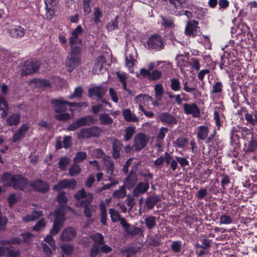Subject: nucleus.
Listing matches in <instances>:
<instances>
[{
	"mask_svg": "<svg viewBox=\"0 0 257 257\" xmlns=\"http://www.w3.org/2000/svg\"><path fill=\"white\" fill-rule=\"evenodd\" d=\"M54 117L58 120L66 121L71 118V116L69 113L63 112L57 113Z\"/></svg>",
	"mask_w": 257,
	"mask_h": 257,
	"instance_id": "09e8293b",
	"label": "nucleus"
},
{
	"mask_svg": "<svg viewBox=\"0 0 257 257\" xmlns=\"http://www.w3.org/2000/svg\"><path fill=\"white\" fill-rule=\"evenodd\" d=\"M76 164L74 163V164L69 169V174L71 176H76L81 171V168Z\"/></svg>",
	"mask_w": 257,
	"mask_h": 257,
	"instance_id": "6e6d98bb",
	"label": "nucleus"
},
{
	"mask_svg": "<svg viewBox=\"0 0 257 257\" xmlns=\"http://www.w3.org/2000/svg\"><path fill=\"white\" fill-rule=\"evenodd\" d=\"M77 183L73 179H64L59 182L57 184L54 185L53 189L57 191H59L67 188H70L74 189Z\"/></svg>",
	"mask_w": 257,
	"mask_h": 257,
	"instance_id": "2eb2a0df",
	"label": "nucleus"
},
{
	"mask_svg": "<svg viewBox=\"0 0 257 257\" xmlns=\"http://www.w3.org/2000/svg\"><path fill=\"white\" fill-rule=\"evenodd\" d=\"M232 222L231 217L226 214H222L220 217V224H228Z\"/></svg>",
	"mask_w": 257,
	"mask_h": 257,
	"instance_id": "0e129e2a",
	"label": "nucleus"
},
{
	"mask_svg": "<svg viewBox=\"0 0 257 257\" xmlns=\"http://www.w3.org/2000/svg\"><path fill=\"white\" fill-rule=\"evenodd\" d=\"M76 236V232L75 229L69 227L63 230L60 238L62 241H69L74 239Z\"/></svg>",
	"mask_w": 257,
	"mask_h": 257,
	"instance_id": "f3484780",
	"label": "nucleus"
},
{
	"mask_svg": "<svg viewBox=\"0 0 257 257\" xmlns=\"http://www.w3.org/2000/svg\"><path fill=\"white\" fill-rule=\"evenodd\" d=\"M209 130L207 126L201 125L198 127L197 137L198 139L204 140L208 135Z\"/></svg>",
	"mask_w": 257,
	"mask_h": 257,
	"instance_id": "c756f323",
	"label": "nucleus"
},
{
	"mask_svg": "<svg viewBox=\"0 0 257 257\" xmlns=\"http://www.w3.org/2000/svg\"><path fill=\"white\" fill-rule=\"evenodd\" d=\"M124 139L126 141H129L135 133V128L133 126H128L125 130Z\"/></svg>",
	"mask_w": 257,
	"mask_h": 257,
	"instance_id": "3c124183",
	"label": "nucleus"
},
{
	"mask_svg": "<svg viewBox=\"0 0 257 257\" xmlns=\"http://www.w3.org/2000/svg\"><path fill=\"white\" fill-rule=\"evenodd\" d=\"M257 150V141L252 139L248 143V151L253 152Z\"/></svg>",
	"mask_w": 257,
	"mask_h": 257,
	"instance_id": "774afa93",
	"label": "nucleus"
},
{
	"mask_svg": "<svg viewBox=\"0 0 257 257\" xmlns=\"http://www.w3.org/2000/svg\"><path fill=\"white\" fill-rule=\"evenodd\" d=\"M125 61L126 66L128 67L130 72H133L132 68H133L135 65V62L136 61L134 56H133V55H130L129 56H128V55L127 54L125 58Z\"/></svg>",
	"mask_w": 257,
	"mask_h": 257,
	"instance_id": "79ce46f5",
	"label": "nucleus"
},
{
	"mask_svg": "<svg viewBox=\"0 0 257 257\" xmlns=\"http://www.w3.org/2000/svg\"><path fill=\"white\" fill-rule=\"evenodd\" d=\"M155 98L157 100H162L164 93L163 87L161 84H157L155 86Z\"/></svg>",
	"mask_w": 257,
	"mask_h": 257,
	"instance_id": "ea45409f",
	"label": "nucleus"
},
{
	"mask_svg": "<svg viewBox=\"0 0 257 257\" xmlns=\"http://www.w3.org/2000/svg\"><path fill=\"white\" fill-rule=\"evenodd\" d=\"M161 64H162V67H164L167 68H170L171 66V63L169 62H166L165 61H158L156 63L151 62L149 63L148 64V70L150 71L154 69L155 67H159Z\"/></svg>",
	"mask_w": 257,
	"mask_h": 257,
	"instance_id": "f704fd0d",
	"label": "nucleus"
},
{
	"mask_svg": "<svg viewBox=\"0 0 257 257\" xmlns=\"http://www.w3.org/2000/svg\"><path fill=\"white\" fill-rule=\"evenodd\" d=\"M64 215V212L60 213L59 210H56L53 225L50 232L51 235L57 234L61 230L66 219Z\"/></svg>",
	"mask_w": 257,
	"mask_h": 257,
	"instance_id": "39448f33",
	"label": "nucleus"
},
{
	"mask_svg": "<svg viewBox=\"0 0 257 257\" xmlns=\"http://www.w3.org/2000/svg\"><path fill=\"white\" fill-rule=\"evenodd\" d=\"M92 239L99 244H103L104 242V238L102 234L97 233L90 236Z\"/></svg>",
	"mask_w": 257,
	"mask_h": 257,
	"instance_id": "603ef678",
	"label": "nucleus"
},
{
	"mask_svg": "<svg viewBox=\"0 0 257 257\" xmlns=\"http://www.w3.org/2000/svg\"><path fill=\"white\" fill-rule=\"evenodd\" d=\"M99 208L101 212L100 221L103 224H106L107 213L106 206L103 202H101L99 205Z\"/></svg>",
	"mask_w": 257,
	"mask_h": 257,
	"instance_id": "c9c22d12",
	"label": "nucleus"
},
{
	"mask_svg": "<svg viewBox=\"0 0 257 257\" xmlns=\"http://www.w3.org/2000/svg\"><path fill=\"white\" fill-rule=\"evenodd\" d=\"M109 214L111 219L113 222L119 221L121 218L119 212L114 209L111 208L109 209Z\"/></svg>",
	"mask_w": 257,
	"mask_h": 257,
	"instance_id": "8fccbe9b",
	"label": "nucleus"
},
{
	"mask_svg": "<svg viewBox=\"0 0 257 257\" xmlns=\"http://www.w3.org/2000/svg\"><path fill=\"white\" fill-rule=\"evenodd\" d=\"M106 91V89L102 86L94 87L88 90V96L91 97L96 96L98 98H101L104 95Z\"/></svg>",
	"mask_w": 257,
	"mask_h": 257,
	"instance_id": "5701e85b",
	"label": "nucleus"
},
{
	"mask_svg": "<svg viewBox=\"0 0 257 257\" xmlns=\"http://www.w3.org/2000/svg\"><path fill=\"white\" fill-rule=\"evenodd\" d=\"M199 32H200V28L198 26V22L195 20H191L187 22L184 31L185 35L195 37Z\"/></svg>",
	"mask_w": 257,
	"mask_h": 257,
	"instance_id": "1a4fd4ad",
	"label": "nucleus"
},
{
	"mask_svg": "<svg viewBox=\"0 0 257 257\" xmlns=\"http://www.w3.org/2000/svg\"><path fill=\"white\" fill-rule=\"evenodd\" d=\"M42 216V212L41 211H33L31 214L24 216L22 218L24 222L32 221L39 218Z\"/></svg>",
	"mask_w": 257,
	"mask_h": 257,
	"instance_id": "c85d7f7f",
	"label": "nucleus"
},
{
	"mask_svg": "<svg viewBox=\"0 0 257 257\" xmlns=\"http://www.w3.org/2000/svg\"><path fill=\"white\" fill-rule=\"evenodd\" d=\"M89 128L91 138L98 137L102 133V129L97 126H93Z\"/></svg>",
	"mask_w": 257,
	"mask_h": 257,
	"instance_id": "a18cd8bd",
	"label": "nucleus"
},
{
	"mask_svg": "<svg viewBox=\"0 0 257 257\" xmlns=\"http://www.w3.org/2000/svg\"><path fill=\"white\" fill-rule=\"evenodd\" d=\"M188 143L187 139L184 137H180L178 138L174 142V147L180 148H184Z\"/></svg>",
	"mask_w": 257,
	"mask_h": 257,
	"instance_id": "de8ad7c7",
	"label": "nucleus"
},
{
	"mask_svg": "<svg viewBox=\"0 0 257 257\" xmlns=\"http://www.w3.org/2000/svg\"><path fill=\"white\" fill-rule=\"evenodd\" d=\"M150 186L148 181L140 182L134 188L133 194L134 196L138 197L140 194L146 193L149 189Z\"/></svg>",
	"mask_w": 257,
	"mask_h": 257,
	"instance_id": "6ab92c4d",
	"label": "nucleus"
},
{
	"mask_svg": "<svg viewBox=\"0 0 257 257\" xmlns=\"http://www.w3.org/2000/svg\"><path fill=\"white\" fill-rule=\"evenodd\" d=\"M122 114L125 120L128 122H137L139 121L138 118L130 109H124Z\"/></svg>",
	"mask_w": 257,
	"mask_h": 257,
	"instance_id": "cd10ccee",
	"label": "nucleus"
},
{
	"mask_svg": "<svg viewBox=\"0 0 257 257\" xmlns=\"http://www.w3.org/2000/svg\"><path fill=\"white\" fill-rule=\"evenodd\" d=\"M136 101L139 104V109H140V105L143 106L148 105L149 102L152 100L151 97L146 94H139L135 98Z\"/></svg>",
	"mask_w": 257,
	"mask_h": 257,
	"instance_id": "bb28decb",
	"label": "nucleus"
},
{
	"mask_svg": "<svg viewBox=\"0 0 257 257\" xmlns=\"http://www.w3.org/2000/svg\"><path fill=\"white\" fill-rule=\"evenodd\" d=\"M52 235H51V234L47 235L44 239V240L50 245L53 250H55L56 248V245L55 244V241L52 237Z\"/></svg>",
	"mask_w": 257,
	"mask_h": 257,
	"instance_id": "4d7b16f0",
	"label": "nucleus"
},
{
	"mask_svg": "<svg viewBox=\"0 0 257 257\" xmlns=\"http://www.w3.org/2000/svg\"><path fill=\"white\" fill-rule=\"evenodd\" d=\"M138 181L137 175L134 173L130 174L125 179L124 186L128 189H131Z\"/></svg>",
	"mask_w": 257,
	"mask_h": 257,
	"instance_id": "393cba45",
	"label": "nucleus"
},
{
	"mask_svg": "<svg viewBox=\"0 0 257 257\" xmlns=\"http://www.w3.org/2000/svg\"><path fill=\"white\" fill-rule=\"evenodd\" d=\"M9 105L5 97L0 95V111H2L1 115L3 118H5L8 113Z\"/></svg>",
	"mask_w": 257,
	"mask_h": 257,
	"instance_id": "a878e982",
	"label": "nucleus"
},
{
	"mask_svg": "<svg viewBox=\"0 0 257 257\" xmlns=\"http://www.w3.org/2000/svg\"><path fill=\"white\" fill-rule=\"evenodd\" d=\"M21 117L18 113H14L9 116L7 123L10 126L17 125L20 122Z\"/></svg>",
	"mask_w": 257,
	"mask_h": 257,
	"instance_id": "473e14b6",
	"label": "nucleus"
},
{
	"mask_svg": "<svg viewBox=\"0 0 257 257\" xmlns=\"http://www.w3.org/2000/svg\"><path fill=\"white\" fill-rule=\"evenodd\" d=\"M0 256L21 257L20 250H15L10 247L0 246Z\"/></svg>",
	"mask_w": 257,
	"mask_h": 257,
	"instance_id": "aec40b11",
	"label": "nucleus"
},
{
	"mask_svg": "<svg viewBox=\"0 0 257 257\" xmlns=\"http://www.w3.org/2000/svg\"><path fill=\"white\" fill-rule=\"evenodd\" d=\"M121 143L117 140H115L113 143L112 156L114 159L119 158V151L121 150Z\"/></svg>",
	"mask_w": 257,
	"mask_h": 257,
	"instance_id": "72a5a7b5",
	"label": "nucleus"
},
{
	"mask_svg": "<svg viewBox=\"0 0 257 257\" xmlns=\"http://www.w3.org/2000/svg\"><path fill=\"white\" fill-rule=\"evenodd\" d=\"M74 197L77 200H79L81 199H84V213L85 215L90 218L91 216V211L95 207V206H93L90 204L91 203L93 199V194L90 192H86L84 189L78 191L74 195Z\"/></svg>",
	"mask_w": 257,
	"mask_h": 257,
	"instance_id": "f03ea898",
	"label": "nucleus"
},
{
	"mask_svg": "<svg viewBox=\"0 0 257 257\" xmlns=\"http://www.w3.org/2000/svg\"><path fill=\"white\" fill-rule=\"evenodd\" d=\"M99 120L100 123L104 125H111L113 122V119L110 117L109 114L107 113L99 114Z\"/></svg>",
	"mask_w": 257,
	"mask_h": 257,
	"instance_id": "7c9ffc66",
	"label": "nucleus"
},
{
	"mask_svg": "<svg viewBox=\"0 0 257 257\" xmlns=\"http://www.w3.org/2000/svg\"><path fill=\"white\" fill-rule=\"evenodd\" d=\"M86 153L85 152H78L74 158L73 161L75 163H80L85 160L86 158Z\"/></svg>",
	"mask_w": 257,
	"mask_h": 257,
	"instance_id": "864d4df0",
	"label": "nucleus"
},
{
	"mask_svg": "<svg viewBox=\"0 0 257 257\" xmlns=\"http://www.w3.org/2000/svg\"><path fill=\"white\" fill-rule=\"evenodd\" d=\"M105 59L104 56H99L95 60L93 69V73L98 74L100 73L105 64Z\"/></svg>",
	"mask_w": 257,
	"mask_h": 257,
	"instance_id": "b1692460",
	"label": "nucleus"
},
{
	"mask_svg": "<svg viewBox=\"0 0 257 257\" xmlns=\"http://www.w3.org/2000/svg\"><path fill=\"white\" fill-rule=\"evenodd\" d=\"M32 186L35 190L41 192H46L49 189L48 183L42 180H38L33 182L31 184Z\"/></svg>",
	"mask_w": 257,
	"mask_h": 257,
	"instance_id": "412c9836",
	"label": "nucleus"
},
{
	"mask_svg": "<svg viewBox=\"0 0 257 257\" xmlns=\"http://www.w3.org/2000/svg\"><path fill=\"white\" fill-rule=\"evenodd\" d=\"M40 66V63L37 60H28L25 63V68L23 70L22 75L30 74L36 72Z\"/></svg>",
	"mask_w": 257,
	"mask_h": 257,
	"instance_id": "9d476101",
	"label": "nucleus"
},
{
	"mask_svg": "<svg viewBox=\"0 0 257 257\" xmlns=\"http://www.w3.org/2000/svg\"><path fill=\"white\" fill-rule=\"evenodd\" d=\"M125 187L124 186H120L119 189L115 190L112 194V196L114 198H123L126 196V192Z\"/></svg>",
	"mask_w": 257,
	"mask_h": 257,
	"instance_id": "e433bc0d",
	"label": "nucleus"
},
{
	"mask_svg": "<svg viewBox=\"0 0 257 257\" xmlns=\"http://www.w3.org/2000/svg\"><path fill=\"white\" fill-rule=\"evenodd\" d=\"M93 21L95 24H98L100 22V18L102 16V13L98 8L94 9V13L93 14Z\"/></svg>",
	"mask_w": 257,
	"mask_h": 257,
	"instance_id": "680f3d73",
	"label": "nucleus"
},
{
	"mask_svg": "<svg viewBox=\"0 0 257 257\" xmlns=\"http://www.w3.org/2000/svg\"><path fill=\"white\" fill-rule=\"evenodd\" d=\"M57 200V201L59 203L61 207L56 210H59L60 213L64 212L65 213V212L68 210H72L70 207H69L68 205H66V204L68 201V199L65 196V192H60L58 195Z\"/></svg>",
	"mask_w": 257,
	"mask_h": 257,
	"instance_id": "a211bd4d",
	"label": "nucleus"
},
{
	"mask_svg": "<svg viewBox=\"0 0 257 257\" xmlns=\"http://www.w3.org/2000/svg\"><path fill=\"white\" fill-rule=\"evenodd\" d=\"M117 22L116 18L111 21L106 26V28L108 31H113L117 28Z\"/></svg>",
	"mask_w": 257,
	"mask_h": 257,
	"instance_id": "338daca9",
	"label": "nucleus"
},
{
	"mask_svg": "<svg viewBox=\"0 0 257 257\" xmlns=\"http://www.w3.org/2000/svg\"><path fill=\"white\" fill-rule=\"evenodd\" d=\"M23 240L19 237H14L11 240H2L0 241L1 243L3 245H11L13 244H20L22 243Z\"/></svg>",
	"mask_w": 257,
	"mask_h": 257,
	"instance_id": "37998d69",
	"label": "nucleus"
},
{
	"mask_svg": "<svg viewBox=\"0 0 257 257\" xmlns=\"http://www.w3.org/2000/svg\"><path fill=\"white\" fill-rule=\"evenodd\" d=\"M2 182L6 186H12L19 190H24L28 185L27 179L23 176L9 172L2 175Z\"/></svg>",
	"mask_w": 257,
	"mask_h": 257,
	"instance_id": "f257e3e1",
	"label": "nucleus"
},
{
	"mask_svg": "<svg viewBox=\"0 0 257 257\" xmlns=\"http://www.w3.org/2000/svg\"><path fill=\"white\" fill-rule=\"evenodd\" d=\"M168 130L166 127H161L160 130L158 135L156 137V141H163L165 138L166 134L167 133Z\"/></svg>",
	"mask_w": 257,
	"mask_h": 257,
	"instance_id": "13d9d810",
	"label": "nucleus"
},
{
	"mask_svg": "<svg viewBox=\"0 0 257 257\" xmlns=\"http://www.w3.org/2000/svg\"><path fill=\"white\" fill-rule=\"evenodd\" d=\"M95 122V119L93 116L91 115L85 117H81L76 121L73 122L67 127L68 131H74L83 126H89L93 124Z\"/></svg>",
	"mask_w": 257,
	"mask_h": 257,
	"instance_id": "20e7f679",
	"label": "nucleus"
},
{
	"mask_svg": "<svg viewBox=\"0 0 257 257\" xmlns=\"http://www.w3.org/2000/svg\"><path fill=\"white\" fill-rule=\"evenodd\" d=\"M70 163V159L67 158H62L58 163L59 168L61 170H65L66 166Z\"/></svg>",
	"mask_w": 257,
	"mask_h": 257,
	"instance_id": "e2e57ef3",
	"label": "nucleus"
},
{
	"mask_svg": "<svg viewBox=\"0 0 257 257\" xmlns=\"http://www.w3.org/2000/svg\"><path fill=\"white\" fill-rule=\"evenodd\" d=\"M157 117L163 122L169 125L175 124L177 123L176 119L167 112H162L159 114Z\"/></svg>",
	"mask_w": 257,
	"mask_h": 257,
	"instance_id": "4be33fe9",
	"label": "nucleus"
},
{
	"mask_svg": "<svg viewBox=\"0 0 257 257\" xmlns=\"http://www.w3.org/2000/svg\"><path fill=\"white\" fill-rule=\"evenodd\" d=\"M184 112L186 114L191 115L193 117H199L200 115L199 108L195 103L183 104Z\"/></svg>",
	"mask_w": 257,
	"mask_h": 257,
	"instance_id": "f8f14e48",
	"label": "nucleus"
},
{
	"mask_svg": "<svg viewBox=\"0 0 257 257\" xmlns=\"http://www.w3.org/2000/svg\"><path fill=\"white\" fill-rule=\"evenodd\" d=\"M83 29L80 25L78 26L75 29L71 32V36L69 39V45L71 47L81 48L82 42L79 36L83 33Z\"/></svg>",
	"mask_w": 257,
	"mask_h": 257,
	"instance_id": "0eeeda50",
	"label": "nucleus"
},
{
	"mask_svg": "<svg viewBox=\"0 0 257 257\" xmlns=\"http://www.w3.org/2000/svg\"><path fill=\"white\" fill-rule=\"evenodd\" d=\"M59 0H45V17L47 20H51L55 15L57 10Z\"/></svg>",
	"mask_w": 257,
	"mask_h": 257,
	"instance_id": "6e6552de",
	"label": "nucleus"
},
{
	"mask_svg": "<svg viewBox=\"0 0 257 257\" xmlns=\"http://www.w3.org/2000/svg\"><path fill=\"white\" fill-rule=\"evenodd\" d=\"M160 201H161V198L158 195L152 196L147 199L146 204L148 208L151 209Z\"/></svg>",
	"mask_w": 257,
	"mask_h": 257,
	"instance_id": "2f4dec72",
	"label": "nucleus"
},
{
	"mask_svg": "<svg viewBox=\"0 0 257 257\" xmlns=\"http://www.w3.org/2000/svg\"><path fill=\"white\" fill-rule=\"evenodd\" d=\"M77 138L79 140L90 138L89 128H83L77 134Z\"/></svg>",
	"mask_w": 257,
	"mask_h": 257,
	"instance_id": "4c0bfd02",
	"label": "nucleus"
},
{
	"mask_svg": "<svg viewBox=\"0 0 257 257\" xmlns=\"http://www.w3.org/2000/svg\"><path fill=\"white\" fill-rule=\"evenodd\" d=\"M93 0H82L83 12L86 14H88L91 12V9L92 7Z\"/></svg>",
	"mask_w": 257,
	"mask_h": 257,
	"instance_id": "c03bdc74",
	"label": "nucleus"
},
{
	"mask_svg": "<svg viewBox=\"0 0 257 257\" xmlns=\"http://www.w3.org/2000/svg\"><path fill=\"white\" fill-rule=\"evenodd\" d=\"M104 164L106 167V173L108 179L110 182L116 181L115 180V174L114 173V164L109 157H105L103 159Z\"/></svg>",
	"mask_w": 257,
	"mask_h": 257,
	"instance_id": "9b49d317",
	"label": "nucleus"
},
{
	"mask_svg": "<svg viewBox=\"0 0 257 257\" xmlns=\"http://www.w3.org/2000/svg\"><path fill=\"white\" fill-rule=\"evenodd\" d=\"M170 87L174 91H178L181 88V83L179 79L174 78L171 79Z\"/></svg>",
	"mask_w": 257,
	"mask_h": 257,
	"instance_id": "49530a36",
	"label": "nucleus"
},
{
	"mask_svg": "<svg viewBox=\"0 0 257 257\" xmlns=\"http://www.w3.org/2000/svg\"><path fill=\"white\" fill-rule=\"evenodd\" d=\"M145 222L148 229H152L156 224V218L152 216H147L145 219Z\"/></svg>",
	"mask_w": 257,
	"mask_h": 257,
	"instance_id": "a19ab883",
	"label": "nucleus"
},
{
	"mask_svg": "<svg viewBox=\"0 0 257 257\" xmlns=\"http://www.w3.org/2000/svg\"><path fill=\"white\" fill-rule=\"evenodd\" d=\"M148 141V138L143 133H139L134 138V147L136 150L140 151L144 148Z\"/></svg>",
	"mask_w": 257,
	"mask_h": 257,
	"instance_id": "ddd939ff",
	"label": "nucleus"
},
{
	"mask_svg": "<svg viewBox=\"0 0 257 257\" xmlns=\"http://www.w3.org/2000/svg\"><path fill=\"white\" fill-rule=\"evenodd\" d=\"M51 104L56 113L65 112L67 110L66 100L62 98L52 99Z\"/></svg>",
	"mask_w": 257,
	"mask_h": 257,
	"instance_id": "4468645a",
	"label": "nucleus"
},
{
	"mask_svg": "<svg viewBox=\"0 0 257 257\" xmlns=\"http://www.w3.org/2000/svg\"><path fill=\"white\" fill-rule=\"evenodd\" d=\"M244 117L247 123L252 125L257 124V112L254 113L253 116L252 114L246 112L244 114Z\"/></svg>",
	"mask_w": 257,
	"mask_h": 257,
	"instance_id": "58836bf2",
	"label": "nucleus"
},
{
	"mask_svg": "<svg viewBox=\"0 0 257 257\" xmlns=\"http://www.w3.org/2000/svg\"><path fill=\"white\" fill-rule=\"evenodd\" d=\"M7 31L9 35L13 38H20L25 35V30L19 25H11Z\"/></svg>",
	"mask_w": 257,
	"mask_h": 257,
	"instance_id": "dca6fc26",
	"label": "nucleus"
},
{
	"mask_svg": "<svg viewBox=\"0 0 257 257\" xmlns=\"http://www.w3.org/2000/svg\"><path fill=\"white\" fill-rule=\"evenodd\" d=\"M65 62L66 67L69 72L72 71L81 63V48L71 47Z\"/></svg>",
	"mask_w": 257,
	"mask_h": 257,
	"instance_id": "7ed1b4c3",
	"label": "nucleus"
},
{
	"mask_svg": "<svg viewBox=\"0 0 257 257\" xmlns=\"http://www.w3.org/2000/svg\"><path fill=\"white\" fill-rule=\"evenodd\" d=\"M161 76L162 73L161 71L156 69L153 71L152 72H150L149 79L152 80H156L160 78Z\"/></svg>",
	"mask_w": 257,
	"mask_h": 257,
	"instance_id": "bf43d9fd",
	"label": "nucleus"
},
{
	"mask_svg": "<svg viewBox=\"0 0 257 257\" xmlns=\"http://www.w3.org/2000/svg\"><path fill=\"white\" fill-rule=\"evenodd\" d=\"M120 224L127 233H131L130 231V224L128 223L124 218H121L119 220Z\"/></svg>",
	"mask_w": 257,
	"mask_h": 257,
	"instance_id": "69168bd1",
	"label": "nucleus"
},
{
	"mask_svg": "<svg viewBox=\"0 0 257 257\" xmlns=\"http://www.w3.org/2000/svg\"><path fill=\"white\" fill-rule=\"evenodd\" d=\"M147 48L148 49H155L160 51L164 47V42L162 37L158 34H154L151 36L147 42Z\"/></svg>",
	"mask_w": 257,
	"mask_h": 257,
	"instance_id": "423d86ee",
	"label": "nucleus"
},
{
	"mask_svg": "<svg viewBox=\"0 0 257 257\" xmlns=\"http://www.w3.org/2000/svg\"><path fill=\"white\" fill-rule=\"evenodd\" d=\"M170 2L176 10H181L185 0H170Z\"/></svg>",
	"mask_w": 257,
	"mask_h": 257,
	"instance_id": "5fc2aeb1",
	"label": "nucleus"
},
{
	"mask_svg": "<svg viewBox=\"0 0 257 257\" xmlns=\"http://www.w3.org/2000/svg\"><path fill=\"white\" fill-rule=\"evenodd\" d=\"M46 222L45 219L43 218L38 221L36 225L33 227V230L36 231H38L42 228H44L46 225Z\"/></svg>",
	"mask_w": 257,
	"mask_h": 257,
	"instance_id": "052dcab7",
	"label": "nucleus"
}]
</instances>
